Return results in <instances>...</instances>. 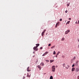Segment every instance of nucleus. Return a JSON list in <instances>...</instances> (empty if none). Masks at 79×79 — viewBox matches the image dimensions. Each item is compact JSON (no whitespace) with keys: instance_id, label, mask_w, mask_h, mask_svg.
Returning a JSON list of instances; mask_svg holds the SVG:
<instances>
[{"instance_id":"1","label":"nucleus","mask_w":79,"mask_h":79,"mask_svg":"<svg viewBox=\"0 0 79 79\" xmlns=\"http://www.w3.org/2000/svg\"><path fill=\"white\" fill-rule=\"evenodd\" d=\"M52 71L55 72V66L53 65L52 67Z\"/></svg>"},{"instance_id":"2","label":"nucleus","mask_w":79,"mask_h":79,"mask_svg":"<svg viewBox=\"0 0 79 79\" xmlns=\"http://www.w3.org/2000/svg\"><path fill=\"white\" fill-rule=\"evenodd\" d=\"M69 32H70V30L69 29L67 30L65 32V34H68Z\"/></svg>"},{"instance_id":"3","label":"nucleus","mask_w":79,"mask_h":79,"mask_svg":"<svg viewBox=\"0 0 79 79\" xmlns=\"http://www.w3.org/2000/svg\"><path fill=\"white\" fill-rule=\"evenodd\" d=\"M33 49L34 51H36L38 50V49H37V48H36L35 47H34L33 48Z\"/></svg>"},{"instance_id":"4","label":"nucleus","mask_w":79,"mask_h":79,"mask_svg":"<svg viewBox=\"0 0 79 79\" xmlns=\"http://www.w3.org/2000/svg\"><path fill=\"white\" fill-rule=\"evenodd\" d=\"M79 68H77L75 70V71L76 73H78V72H79Z\"/></svg>"},{"instance_id":"5","label":"nucleus","mask_w":79,"mask_h":79,"mask_svg":"<svg viewBox=\"0 0 79 79\" xmlns=\"http://www.w3.org/2000/svg\"><path fill=\"white\" fill-rule=\"evenodd\" d=\"M27 71L28 72H29V71H31V70L29 69V67H28L27 68Z\"/></svg>"},{"instance_id":"6","label":"nucleus","mask_w":79,"mask_h":79,"mask_svg":"<svg viewBox=\"0 0 79 79\" xmlns=\"http://www.w3.org/2000/svg\"><path fill=\"white\" fill-rule=\"evenodd\" d=\"M59 24H60V22H58V23H56L55 27H57V26H59Z\"/></svg>"},{"instance_id":"7","label":"nucleus","mask_w":79,"mask_h":79,"mask_svg":"<svg viewBox=\"0 0 79 79\" xmlns=\"http://www.w3.org/2000/svg\"><path fill=\"white\" fill-rule=\"evenodd\" d=\"M37 67L40 70H41V69L42 68V67L40 65L37 66Z\"/></svg>"},{"instance_id":"8","label":"nucleus","mask_w":79,"mask_h":79,"mask_svg":"<svg viewBox=\"0 0 79 79\" xmlns=\"http://www.w3.org/2000/svg\"><path fill=\"white\" fill-rule=\"evenodd\" d=\"M41 66H44V63L41 62V64H40Z\"/></svg>"},{"instance_id":"9","label":"nucleus","mask_w":79,"mask_h":79,"mask_svg":"<svg viewBox=\"0 0 79 79\" xmlns=\"http://www.w3.org/2000/svg\"><path fill=\"white\" fill-rule=\"evenodd\" d=\"M75 70V68H73L72 69V71L73 72Z\"/></svg>"},{"instance_id":"10","label":"nucleus","mask_w":79,"mask_h":79,"mask_svg":"<svg viewBox=\"0 0 79 79\" xmlns=\"http://www.w3.org/2000/svg\"><path fill=\"white\" fill-rule=\"evenodd\" d=\"M36 48H37V47H38V46L39 45V44H36Z\"/></svg>"},{"instance_id":"11","label":"nucleus","mask_w":79,"mask_h":79,"mask_svg":"<svg viewBox=\"0 0 79 79\" xmlns=\"http://www.w3.org/2000/svg\"><path fill=\"white\" fill-rule=\"evenodd\" d=\"M44 34H45V33L44 32H42L41 34L42 36H43L44 35Z\"/></svg>"},{"instance_id":"12","label":"nucleus","mask_w":79,"mask_h":79,"mask_svg":"<svg viewBox=\"0 0 79 79\" xmlns=\"http://www.w3.org/2000/svg\"><path fill=\"white\" fill-rule=\"evenodd\" d=\"M53 61H54V60H50V63H52V62H53Z\"/></svg>"},{"instance_id":"13","label":"nucleus","mask_w":79,"mask_h":79,"mask_svg":"<svg viewBox=\"0 0 79 79\" xmlns=\"http://www.w3.org/2000/svg\"><path fill=\"white\" fill-rule=\"evenodd\" d=\"M27 77H31V76H29V73H27Z\"/></svg>"},{"instance_id":"14","label":"nucleus","mask_w":79,"mask_h":79,"mask_svg":"<svg viewBox=\"0 0 79 79\" xmlns=\"http://www.w3.org/2000/svg\"><path fill=\"white\" fill-rule=\"evenodd\" d=\"M61 41H64V38H63L61 40Z\"/></svg>"},{"instance_id":"15","label":"nucleus","mask_w":79,"mask_h":79,"mask_svg":"<svg viewBox=\"0 0 79 79\" xmlns=\"http://www.w3.org/2000/svg\"><path fill=\"white\" fill-rule=\"evenodd\" d=\"M62 65L63 66V68H64V67H65V64H63Z\"/></svg>"},{"instance_id":"16","label":"nucleus","mask_w":79,"mask_h":79,"mask_svg":"<svg viewBox=\"0 0 79 79\" xmlns=\"http://www.w3.org/2000/svg\"><path fill=\"white\" fill-rule=\"evenodd\" d=\"M55 46H53L51 48H55Z\"/></svg>"},{"instance_id":"17","label":"nucleus","mask_w":79,"mask_h":79,"mask_svg":"<svg viewBox=\"0 0 79 79\" xmlns=\"http://www.w3.org/2000/svg\"><path fill=\"white\" fill-rule=\"evenodd\" d=\"M50 79H53V77L52 76H51L50 77Z\"/></svg>"},{"instance_id":"18","label":"nucleus","mask_w":79,"mask_h":79,"mask_svg":"<svg viewBox=\"0 0 79 79\" xmlns=\"http://www.w3.org/2000/svg\"><path fill=\"white\" fill-rule=\"evenodd\" d=\"M76 58V56H74V57L73 58V60H75Z\"/></svg>"},{"instance_id":"19","label":"nucleus","mask_w":79,"mask_h":79,"mask_svg":"<svg viewBox=\"0 0 79 79\" xmlns=\"http://www.w3.org/2000/svg\"><path fill=\"white\" fill-rule=\"evenodd\" d=\"M56 52H55V51H54V52L53 53V55H55Z\"/></svg>"},{"instance_id":"20","label":"nucleus","mask_w":79,"mask_h":79,"mask_svg":"<svg viewBox=\"0 0 79 79\" xmlns=\"http://www.w3.org/2000/svg\"><path fill=\"white\" fill-rule=\"evenodd\" d=\"M58 53H57L56 54V58H57V56H58Z\"/></svg>"},{"instance_id":"21","label":"nucleus","mask_w":79,"mask_h":79,"mask_svg":"<svg viewBox=\"0 0 79 79\" xmlns=\"http://www.w3.org/2000/svg\"><path fill=\"white\" fill-rule=\"evenodd\" d=\"M70 4V3H69V4H67V6H69Z\"/></svg>"},{"instance_id":"22","label":"nucleus","mask_w":79,"mask_h":79,"mask_svg":"<svg viewBox=\"0 0 79 79\" xmlns=\"http://www.w3.org/2000/svg\"><path fill=\"white\" fill-rule=\"evenodd\" d=\"M79 62L78 60H77V61H76V63L77 64H78V62Z\"/></svg>"},{"instance_id":"23","label":"nucleus","mask_w":79,"mask_h":79,"mask_svg":"<svg viewBox=\"0 0 79 79\" xmlns=\"http://www.w3.org/2000/svg\"><path fill=\"white\" fill-rule=\"evenodd\" d=\"M74 65H76V66H78V64H74Z\"/></svg>"},{"instance_id":"24","label":"nucleus","mask_w":79,"mask_h":79,"mask_svg":"<svg viewBox=\"0 0 79 79\" xmlns=\"http://www.w3.org/2000/svg\"><path fill=\"white\" fill-rule=\"evenodd\" d=\"M44 53L45 54V55H47V53H48V52H46Z\"/></svg>"},{"instance_id":"25","label":"nucleus","mask_w":79,"mask_h":79,"mask_svg":"<svg viewBox=\"0 0 79 79\" xmlns=\"http://www.w3.org/2000/svg\"><path fill=\"white\" fill-rule=\"evenodd\" d=\"M46 55L45 53L44 54L42 55V56H45Z\"/></svg>"},{"instance_id":"26","label":"nucleus","mask_w":79,"mask_h":79,"mask_svg":"<svg viewBox=\"0 0 79 79\" xmlns=\"http://www.w3.org/2000/svg\"><path fill=\"white\" fill-rule=\"evenodd\" d=\"M69 22H70V21H68L66 23V24H69Z\"/></svg>"},{"instance_id":"27","label":"nucleus","mask_w":79,"mask_h":79,"mask_svg":"<svg viewBox=\"0 0 79 79\" xmlns=\"http://www.w3.org/2000/svg\"><path fill=\"white\" fill-rule=\"evenodd\" d=\"M46 62H47V63H48V62H49V60H46Z\"/></svg>"},{"instance_id":"28","label":"nucleus","mask_w":79,"mask_h":79,"mask_svg":"<svg viewBox=\"0 0 79 79\" xmlns=\"http://www.w3.org/2000/svg\"><path fill=\"white\" fill-rule=\"evenodd\" d=\"M45 31H46V30L45 29L44 30V31L43 32H44L45 33Z\"/></svg>"},{"instance_id":"29","label":"nucleus","mask_w":79,"mask_h":79,"mask_svg":"<svg viewBox=\"0 0 79 79\" xmlns=\"http://www.w3.org/2000/svg\"><path fill=\"white\" fill-rule=\"evenodd\" d=\"M43 48V47H41L40 48V49H41V50H42V49Z\"/></svg>"},{"instance_id":"30","label":"nucleus","mask_w":79,"mask_h":79,"mask_svg":"<svg viewBox=\"0 0 79 79\" xmlns=\"http://www.w3.org/2000/svg\"><path fill=\"white\" fill-rule=\"evenodd\" d=\"M60 21H62V19H60Z\"/></svg>"},{"instance_id":"31","label":"nucleus","mask_w":79,"mask_h":79,"mask_svg":"<svg viewBox=\"0 0 79 79\" xmlns=\"http://www.w3.org/2000/svg\"><path fill=\"white\" fill-rule=\"evenodd\" d=\"M62 57H63V58H64L65 57L64 56H62Z\"/></svg>"},{"instance_id":"32","label":"nucleus","mask_w":79,"mask_h":79,"mask_svg":"<svg viewBox=\"0 0 79 79\" xmlns=\"http://www.w3.org/2000/svg\"><path fill=\"white\" fill-rule=\"evenodd\" d=\"M65 68H66V69H68V67H65Z\"/></svg>"},{"instance_id":"33","label":"nucleus","mask_w":79,"mask_h":79,"mask_svg":"<svg viewBox=\"0 0 79 79\" xmlns=\"http://www.w3.org/2000/svg\"><path fill=\"white\" fill-rule=\"evenodd\" d=\"M72 67L73 68V67H74V64H73V65H72Z\"/></svg>"},{"instance_id":"34","label":"nucleus","mask_w":79,"mask_h":79,"mask_svg":"<svg viewBox=\"0 0 79 79\" xmlns=\"http://www.w3.org/2000/svg\"><path fill=\"white\" fill-rule=\"evenodd\" d=\"M77 78L78 79H79V76H77Z\"/></svg>"},{"instance_id":"35","label":"nucleus","mask_w":79,"mask_h":79,"mask_svg":"<svg viewBox=\"0 0 79 79\" xmlns=\"http://www.w3.org/2000/svg\"><path fill=\"white\" fill-rule=\"evenodd\" d=\"M65 13H68V11L67 10H66L65 11Z\"/></svg>"},{"instance_id":"36","label":"nucleus","mask_w":79,"mask_h":79,"mask_svg":"<svg viewBox=\"0 0 79 79\" xmlns=\"http://www.w3.org/2000/svg\"><path fill=\"white\" fill-rule=\"evenodd\" d=\"M50 45H51V44H48V46H50Z\"/></svg>"},{"instance_id":"37","label":"nucleus","mask_w":79,"mask_h":79,"mask_svg":"<svg viewBox=\"0 0 79 79\" xmlns=\"http://www.w3.org/2000/svg\"><path fill=\"white\" fill-rule=\"evenodd\" d=\"M67 66L68 68H69V66L68 65H67Z\"/></svg>"},{"instance_id":"38","label":"nucleus","mask_w":79,"mask_h":79,"mask_svg":"<svg viewBox=\"0 0 79 79\" xmlns=\"http://www.w3.org/2000/svg\"><path fill=\"white\" fill-rule=\"evenodd\" d=\"M60 53V52L59 51V52H58L57 53H58H58Z\"/></svg>"},{"instance_id":"39","label":"nucleus","mask_w":79,"mask_h":79,"mask_svg":"<svg viewBox=\"0 0 79 79\" xmlns=\"http://www.w3.org/2000/svg\"><path fill=\"white\" fill-rule=\"evenodd\" d=\"M77 24H79V20H78V22Z\"/></svg>"},{"instance_id":"40","label":"nucleus","mask_w":79,"mask_h":79,"mask_svg":"<svg viewBox=\"0 0 79 79\" xmlns=\"http://www.w3.org/2000/svg\"><path fill=\"white\" fill-rule=\"evenodd\" d=\"M25 78V77H23V79H24Z\"/></svg>"},{"instance_id":"41","label":"nucleus","mask_w":79,"mask_h":79,"mask_svg":"<svg viewBox=\"0 0 79 79\" xmlns=\"http://www.w3.org/2000/svg\"><path fill=\"white\" fill-rule=\"evenodd\" d=\"M69 20H71V18H69Z\"/></svg>"},{"instance_id":"42","label":"nucleus","mask_w":79,"mask_h":79,"mask_svg":"<svg viewBox=\"0 0 79 79\" xmlns=\"http://www.w3.org/2000/svg\"><path fill=\"white\" fill-rule=\"evenodd\" d=\"M77 22H76L75 23L76 24H77Z\"/></svg>"},{"instance_id":"43","label":"nucleus","mask_w":79,"mask_h":79,"mask_svg":"<svg viewBox=\"0 0 79 79\" xmlns=\"http://www.w3.org/2000/svg\"><path fill=\"white\" fill-rule=\"evenodd\" d=\"M78 48H79V44L78 45Z\"/></svg>"},{"instance_id":"44","label":"nucleus","mask_w":79,"mask_h":79,"mask_svg":"<svg viewBox=\"0 0 79 79\" xmlns=\"http://www.w3.org/2000/svg\"><path fill=\"white\" fill-rule=\"evenodd\" d=\"M57 67L56 66V68H57Z\"/></svg>"}]
</instances>
